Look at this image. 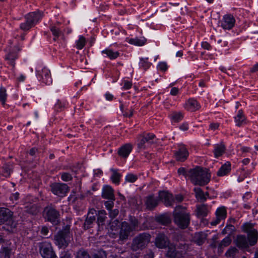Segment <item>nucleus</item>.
<instances>
[{"instance_id": "obj_1", "label": "nucleus", "mask_w": 258, "mask_h": 258, "mask_svg": "<svg viewBox=\"0 0 258 258\" xmlns=\"http://www.w3.org/2000/svg\"><path fill=\"white\" fill-rule=\"evenodd\" d=\"M188 175L191 182L195 185L204 186L207 184L211 179V174L206 168L197 166L190 169Z\"/></svg>"}, {"instance_id": "obj_2", "label": "nucleus", "mask_w": 258, "mask_h": 258, "mask_svg": "<svg viewBox=\"0 0 258 258\" xmlns=\"http://www.w3.org/2000/svg\"><path fill=\"white\" fill-rule=\"evenodd\" d=\"M174 223L180 229L186 228L190 223V215L185 207L177 206L173 212Z\"/></svg>"}, {"instance_id": "obj_3", "label": "nucleus", "mask_w": 258, "mask_h": 258, "mask_svg": "<svg viewBox=\"0 0 258 258\" xmlns=\"http://www.w3.org/2000/svg\"><path fill=\"white\" fill-rule=\"evenodd\" d=\"M73 239L69 229H64L59 231L54 236V243L59 248H66Z\"/></svg>"}, {"instance_id": "obj_4", "label": "nucleus", "mask_w": 258, "mask_h": 258, "mask_svg": "<svg viewBox=\"0 0 258 258\" xmlns=\"http://www.w3.org/2000/svg\"><path fill=\"white\" fill-rule=\"evenodd\" d=\"M151 238V235L148 233L144 232L138 234L133 240L132 249L137 251L145 248L150 243Z\"/></svg>"}, {"instance_id": "obj_5", "label": "nucleus", "mask_w": 258, "mask_h": 258, "mask_svg": "<svg viewBox=\"0 0 258 258\" xmlns=\"http://www.w3.org/2000/svg\"><path fill=\"white\" fill-rule=\"evenodd\" d=\"M42 13L40 12H31L25 16L26 21L20 25V28L27 31L29 30L42 18Z\"/></svg>"}, {"instance_id": "obj_6", "label": "nucleus", "mask_w": 258, "mask_h": 258, "mask_svg": "<svg viewBox=\"0 0 258 258\" xmlns=\"http://www.w3.org/2000/svg\"><path fill=\"white\" fill-rule=\"evenodd\" d=\"M187 246L185 244H180L176 246L173 244L168 245L166 253L169 258H181L184 256L187 250Z\"/></svg>"}, {"instance_id": "obj_7", "label": "nucleus", "mask_w": 258, "mask_h": 258, "mask_svg": "<svg viewBox=\"0 0 258 258\" xmlns=\"http://www.w3.org/2000/svg\"><path fill=\"white\" fill-rule=\"evenodd\" d=\"M13 213L9 209L0 208V224L9 226L11 230L16 227V223L13 219Z\"/></svg>"}, {"instance_id": "obj_8", "label": "nucleus", "mask_w": 258, "mask_h": 258, "mask_svg": "<svg viewBox=\"0 0 258 258\" xmlns=\"http://www.w3.org/2000/svg\"><path fill=\"white\" fill-rule=\"evenodd\" d=\"M39 251L43 258H56L50 242L43 241L39 243Z\"/></svg>"}, {"instance_id": "obj_9", "label": "nucleus", "mask_w": 258, "mask_h": 258, "mask_svg": "<svg viewBox=\"0 0 258 258\" xmlns=\"http://www.w3.org/2000/svg\"><path fill=\"white\" fill-rule=\"evenodd\" d=\"M43 216L48 221L56 223L59 220V213L54 207L49 206L45 208Z\"/></svg>"}, {"instance_id": "obj_10", "label": "nucleus", "mask_w": 258, "mask_h": 258, "mask_svg": "<svg viewBox=\"0 0 258 258\" xmlns=\"http://www.w3.org/2000/svg\"><path fill=\"white\" fill-rule=\"evenodd\" d=\"M51 191L55 195L60 197L66 196L69 191V187L63 183L54 182L50 185Z\"/></svg>"}, {"instance_id": "obj_11", "label": "nucleus", "mask_w": 258, "mask_h": 258, "mask_svg": "<svg viewBox=\"0 0 258 258\" xmlns=\"http://www.w3.org/2000/svg\"><path fill=\"white\" fill-rule=\"evenodd\" d=\"M244 231L247 233V240L250 246L254 245L258 240V231L252 228L249 224H245L243 225Z\"/></svg>"}, {"instance_id": "obj_12", "label": "nucleus", "mask_w": 258, "mask_h": 258, "mask_svg": "<svg viewBox=\"0 0 258 258\" xmlns=\"http://www.w3.org/2000/svg\"><path fill=\"white\" fill-rule=\"evenodd\" d=\"M216 217L213 219L210 224L212 226H216L222 220H224L227 217V210L225 207L221 206L218 208L215 212Z\"/></svg>"}, {"instance_id": "obj_13", "label": "nucleus", "mask_w": 258, "mask_h": 258, "mask_svg": "<svg viewBox=\"0 0 258 258\" xmlns=\"http://www.w3.org/2000/svg\"><path fill=\"white\" fill-rule=\"evenodd\" d=\"M37 75L39 81L46 85H50L52 80L50 71L46 68H43L41 70H38Z\"/></svg>"}, {"instance_id": "obj_14", "label": "nucleus", "mask_w": 258, "mask_h": 258, "mask_svg": "<svg viewBox=\"0 0 258 258\" xmlns=\"http://www.w3.org/2000/svg\"><path fill=\"white\" fill-rule=\"evenodd\" d=\"M235 23V19L233 16L227 14L223 16L221 22V26L225 30H230L234 26Z\"/></svg>"}, {"instance_id": "obj_15", "label": "nucleus", "mask_w": 258, "mask_h": 258, "mask_svg": "<svg viewBox=\"0 0 258 258\" xmlns=\"http://www.w3.org/2000/svg\"><path fill=\"white\" fill-rule=\"evenodd\" d=\"M133 230L130 227V225L127 222H123L121 223L120 230L119 231V240L123 241L128 238L131 232Z\"/></svg>"}, {"instance_id": "obj_16", "label": "nucleus", "mask_w": 258, "mask_h": 258, "mask_svg": "<svg viewBox=\"0 0 258 258\" xmlns=\"http://www.w3.org/2000/svg\"><path fill=\"white\" fill-rule=\"evenodd\" d=\"M155 244L159 248H164L170 243L167 237L164 233H160L155 238Z\"/></svg>"}, {"instance_id": "obj_17", "label": "nucleus", "mask_w": 258, "mask_h": 258, "mask_svg": "<svg viewBox=\"0 0 258 258\" xmlns=\"http://www.w3.org/2000/svg\"><path fill=\"white\" fill-rule=\"evenodd\" d=\"M159 197L164 202L166 206H171L174 203V198L173 195L167 191H160Z\"/></svg>"}, {"instance_id": "obj_18", "label": "nucleus", "mask_w": 258, "mask_h": 258, "mask_svg": "<svg viewBox=\"0 0 258 258\" xmlns=\"http://www.w3.org/2000/svg\"><path fill=\"white\" fill-rule=\"evenodd\" d=\"M174 156L177 161L183 162L188 156V152L184 146H181L178 150L174 153Z\"/></svg>"}, {"instance_id": "obj_19", "label": "nucleus", "mask_w": 258, "mask_h": 258, "mask_svg": "<svg viewBox=\"0 0 258 258\" xmlns=\"http://www.w3.org/2000/svg\"><path fill=\"white\" fill-rule=\"evenodd\" d=\"M184 108L188 111H196L201 108L200 104L194 98H189L186 101Z\"/></svg>"}, {"instance_id": "obj_20", "label": "nucleus", "mask_w": 258, "mask_h": 258, "mask_svg": "<svg viewBox=\"0 0 258 258\" xmlns=\"http://www.w3.org/2000/svg\"><path fill=\"white\" fill-rule=\"evenodd\" d=\"M133 149V146L130 143L125 144L121 146L118 150V154L121 158H126Z\"/></svg>"}, {"instance_id": "obj_21", "label": "nucleus", "mask_w": 258, "mask_h": 258, "mask_svg": "<svg viewBox=\"0 0 258 258\" xmlns=\"http://www.w3.org/2000/svg\"><path fill=\"white\" fill-rule=\"evenodd\" d=\"M102 197L105 199L115 201V198L113 188L108 185L104 186L102 189Z\"/></svg>"}, {"instance_id": "obj_22", "label": "nucleus", "mask_w": 258, "mask_h": 258, "mask_svg": "<svg viewBox=\"0 0 258 258\" xmlns=\"http://www.w3.org/2000/svg\"><path fill=\"white\" fill-rule=\"evenodd\" d=\"M234 121L236 125L239 127L247 124L246 118L241 109L239 110L237 112L236 115L234 117Z\"/></svg>"}, {"instance_id": "obj_23", "label": "nucleus", "mask_w": 258, "mask_h": 258, "mask_svg": "<svg viewBox=\"0 0 258 258\" xmlns=\"http://www.w3.org/2000/svg\"><path fill=\"white\" fill-rule=\"evenodd\" d=\"M194 191L195 192V197L196 199L201 202H205L207 198L209 197L208 192H204L200 187H195Z\"/></svg>"}, {"instance_id": "obj_24", "label": "nucleus", "mask_w": 258, "mask_h": 258, "mask_svg": "<svg viewBox=\"0 0 258 258\" xmlns=\"http://www.w3.org/2000/svg\"><path fill=\"white\" fill-rule=\"evenodd\" d=\"M158 204L157 199L153 196H149L146 198L145 201V205L146 208L149 210L154 209Z\"/></svg>"}, {"instance_id": "obj_25", "label": "nucleus", "mask_w": 258, "mask_h": 258, "mask_svg": "<svg viewBox=\"0 0 258 258\" xmlns=\"http://www.w3.org/2000/svg\"><path fill=\"white\" fill-rule=\"evenodd\" d=\"M236 245L241 248L248 247L250 245L247 238L244 235H238L236 240Z\"/></svg>"}, {"instance_id": "obj_26", "label": "nucleus", "mask_w": 258, "mask_h": 258, "mask_svg": "<svg viewBox=\"0 0 258 258\" xmlns=\"http://www.w3.org/2000/svg\"><path fill=\"white\" fill-rule=\"evenodd\" d=\"M225 150L226 147L223 143L215 145L214 149L213 150L214 157L218 158L222 156V155L225 153Z\"/></svg>"}, {"instance_id": "obj_27", "label": "nucleus", "mask_w": 258, "mask_h": 258, "mask_svg": "<svg viewBox=\"0 0 258 258\" xmlns=\"http://www.w3.org/2000/svg\"><path fill=\"white\" fill-rule=\"evenodd\" d=\"M207 237V235L203 232H197L194 234L193 240L199 245L203 244Z\"/></svg>"}, {"instance_id": "obj_28", "label": "nucleus", "mask_w": 258, "mask_h": 258, "mask_svg": "<svg viewBox=\"0 0 258 258\" xmlns=\"http://www.w3.org/2000/svg\"><path fill=\"white\" fill-rule=\"evenodd\" d=\"M102 54H106V56L111 60L116 59L119 56L120 53L110 48H106L101 51Z\"/></svg>"}, {"instance_id": "obj_29", "label": "nucleus", "mask_w": 258, "mask_h": 258, "mask_svg": "<svg viewBox=\"0 0 258 258\" xmlns=\"http://www.w3.org/2000/svg\"><path fill=\"white\" fill-rule=\"evenodd\" d=\"M231 170V164L229 162H227L223 165L217 172L218 176H223L228 174Z\"/></svg>"}, {"instance_id": "obj_30", "label": "nucleus", "mask_w": 258, "mask_h": 258, "mask_svg": "<svg viewBox=\"0 0 258 258\" xmlns=\"http://www.w3.org/2000/svg\"><path fill=\"white\" fill-rule=\"evenodd\" d=\"M196 211L197 216L198 217H204L207 216L209 212L207 206L205 204L198 206Z\"/></svg>"}, {"instance_id": "obj_31", "label": "nucleus", "mask_w": 258, "mask_h": 258, "mask_svg": "<svg viewBox=\"0 0 258 258\" xmlns=\"http://www.w3.org/2000/svg\"><path fill=\"white\" fill-rule=\"evenodd\" d=\"M110 170L112 172L110 177L112 182L116 185H118L120 183L121 174L119 173L118 169L112 168Z\"/></svg>"}, {"instance_id": "obj_32", "label": "nucleus", "mask_w": 258, "mask_h": 258, "mask_svg": "<svg viewBox=\"0 0 258 258\" xmlns=\"http://www.w3.org/2000/svg\"><path fill=\"white\" fill-rule=\"evenodd\" d=\"M156 221L162 225H168L171 222V219L167 214H163L156 217Z\"/></svg>"}, {"instance_id": "obj_33", "label": "nucleus", "mask_w": 258, "mask_h": 258, "mask_svg": "<svg viewBox=\"0 0 258 258\" xmlns=\"http://www.w3.org/2000/svg\"><path fill=\"white\" fill-rule=\"evenodd\" d=\"M25 211L31 214L36 215L39 212V209L36 204L30 203L25 206Z\"/></svg>"}, {"instance_id": "obj_34", "label": "nucleus", "mask_w": 258, "mask_h": 258, "mask_svg": "<svg viewBox=\"0 0 258 258\" xmlns=\"http://www.w3.org/2000/svg\"><path fill=\"white\" fill-rule=\"evenodd\" d=\"M170 118L172 122H179L183 118V113L181 111L172 112L170 115Z\"/></svg>"}, {"instance_id": "obj_35", "label": "nucleus", "mask_w": 258, "mask_h": 258, "mask_svg": "<svg viewBox=\"0 0 258 258\" xmlns=\"http://www.w3.org/2000/svg\"><path fill=\"white\" fill-rule=\"evenodd\" d=\"M106 212L104 210H99L97 214V223L99 226L103 225L106 218Z\"/></svg>"}, {"instance_id": "obj_36", "label": "nucleus", "mask_w": 258, "mask_h": 258, "mask_svg": "<svg viewBox=\"0 0 258 258\" xmlns=\"http://www.w3.org/2000/svg\"><path fill=\"white\" fill-rule=\"evenodd\" d=\"M146 41V39L144 37L130 38L128 41L129 43L137 46H143L145 44Z\"/></svg>"}, {"instance_id": "obj_37", "label": "nucleus", "mask_w": 258, "mask_h": 258, "mask_svg": "<svg viewBox=\"0 0 258 258\" xmlns=\"http://www.w3.org/2000/svg\"><path fill=\"white\" fill-rule=\"evenodd\" d=\"M11 248L3 246L0 250V258H11Z\"/></svg>"}, {"instance_id": "obj_38", "label": "nucleus", "mask_w": 258, "mask_h": 258, "mask_svg": "<svg viewBox=\"0 0 258 258\" xmlns=\"http://www.w3.org/2000/svg\"><path fill=\"white\" fill-rule=\"evenodd\" d=\"M1 169L3 176L6 177H9L12 172V165L10 164H5Z\"/></svg>"}, {"instance_id": "obj_39", "label": "nucleus", "mask_w": 258, "mask_h": 258, "mask_svg": "<svg viewBox=\"0 0 258 258\" xmlns=\"http://www.w3.org/2000/svg\"><path fill=\"white\" fill-rule=\"evenodd\" d=\"M124 105L120 102V109L124 117H131L134 114V109L131 107L130 108H125L124 109Z\"/></svg>"}, {"instance_id": "obj_40", "label": "nucleus", "mask_w": 258, "mask_h": 258, "mask_svg": "<svg viewBox=\"0 0 258 258\" xmlns=\"http://www.w3.org/2000/svg\"><path fill=\"white\" fill-rule=\"evenodd\" d=\"M50 30L53 36V39L55 41L62 35L60 30L55 26H51Z\"/></svg>"}, {"instance_id": "obj_41", "label": "nucleus", "mask_w": 258, "mask_h": 258, "mask_svg": "<svg viewBox=\"0 0 258 258\" xmlns=\"http://www.w3.org/2000/svg\"><path fill=\"white\" fill-rule=\"evenodd\" d=\"M7 94L6 92V89L4 87L0 88V102L2 104L3 106H5L6 104V102L7 98Z\"/></svg>"}, {"instance_id": "obj_42", "label": "nucleus", "mask_w": 258, "mask_h": 258, "mask_svg": "<svg viewBox=\"0 0 258 258\" xmlns=\"http://www.w3.org/2000/svg\"><path fill=\"white\" fill-rule=\"evenodd\" d=\"M75 258H90V256L87 250L82 248L76 252Z\"/></svg>"}, {"instance_id": "obj_43", "label": "nucleus", "mask_w": 258, "mask_h": 258, "mask_svg": "<svg viewBox=\"0 0 258 258\" xmlns=\"http://www.w3.org/2000/svg\"><path fill=\"white\" fill-rule=\"evenodd\" d=\"M86 43V40L85 38L82 36L80 35L79 36V39L76 41V47L78 49H82L83 48V47L85 46Z\"/></svg>"}, {"instance_id": "obj_44", "label": "nucleus", "mask_w": 258, "mask_h": 258, "mask_svg": "<svg viewBox=\"0 0 258 258\" xmlns=\"http://www.w3.org/2000/svg\"><path fill=\"white\" fill-rule=\"evenodd\" d=\"M95 220V215H88V217H87L84 223V227L85 229H89L91 225Z\"/></svg>"}, {"instance_id": "obj_45", "label": "nucleus", "mask_w": 258, "mask_h": 258, "mask_svg": "<svg viewBox=\"0 0 258 258\" xmlns=\"http://www.w3.org/2000/svg\"><path fill=\"white\" fill-rule=\"evenodd\" d=\"M139 64L141 68L146 70L150 67L151 63L148 61V58H141Z\"/></svg>"}, {"instance_id": "obj_46", "label": "nucleus", "mask_w": 258, "mask_h": 258, "mask_svg": "<svg viewBox=\"0 0 258 258\" xmlns=\"http://www.w3.org/2000/svg\"><path fill=\"white\" fill-rule=\"evenodd\" d=\"M138 147L139 149H145V143H147V139L144 137V136H140L138 139Z\"/></svg>"}, {"instance_id": "obj_47", "label": "nucleus", "mask_w": 258, "mask_h": 258, "mask_svg": "<svg viewBox=\"0 0 258 258\" xmlns=\"http://www.w3.org/2000/svg\"><path fill=\"white\" fill-rule=\"evenodd\" d=\"M18 55L15 53H9L6 56V58L10 61V63L14 66V60L17 58Z\"/></svg>"}, {"instance_id": "obj_48", "label": "nucleus", "mask_w": 258, "mask_h": 258, "mask_svg": "<svg viewBox=\"0 0 258 258\" xmlns=\"http://www.w3.org/2000/svg\"><path fill=\"white\" fill-rule=\"evenodd\" d=\"M231 242V238L227 236L225 238H224L221 241V242L219 244V248H221L223 247L227 246L230 244Z\"/></svg>"}, {"instance_id": "obj_49", "label": "nucleus", "mask_w": 258, "mask_h": 258, "mask_svg": "<svg viewBox=\"0 0 258 258\" xmlns=\"http://www.w3.org/2000/svg\"><path fill=\"white\" fill-rule=\"evenodd\" d=\"M138 179V176L133 173L127 174L125 178V180L127 182L133 183Z\"/></svg>"}, {"instance_id": "obj_50", "label": "nucleus", "mask_w": 258, "mask_h": 258, "mask_svg": "<svg viewBox=\"0 0 258 258\" xmlns=\"http://www.w3.org/2000/svg\"><path fill=\"white\" fill-rule=\"evenodd\" d=\"M60 175L61 179L64 181L68 182L73 179L72 175L68 172H62Z\"/></svg>"}, {"instance_id": "obj_51", "label": "nucleus", "mask_w": 258, "mask_h": 258, "mask_svg": "<svg viewBox=\"0 0 258 258\" xmlns=\"http://www.w3.org/2000/svg\"><path fill=\"white\" fill-rule=\"evenodd\" d=\"M237 252V249L235 247L230 248L226 252L227 256L234 257Z\"/></svg>"}, {"instance_id": "obj_52", "label": "nucleus", "mask_w": 258, "mask_h": 258, "mask_svg": "<svg viewBox=\"0 0 258 258\" xmlns=\"http://www.w3.org/2000/svg\"><path fill=\"white\" fill-rule=\"evenodd\" d=\"M66 105L67 103L65 101H62L58 100L55 104V106L57 110L60 111L61 110L62 108L66 106Z\"/></svg>"}, {"instance_id": "obj_53", "label": "nucleus", "mask_w": 258, "mask_h": 258, "mask_svg": "<svg viewBox=\"0 0 258 258\" xmlns=\"http://www.w3.org/2000/svg\"><path fill=\"white\" fill-rule=\"evenodd\" d=\"M130 221V223H131V224H130V227L132 228L133 230H135V229L138 225V220L136 218H135V217H131Z\"/></svg>"}, {"instance_id": "obj_54", "label": "nucleus", "mask_w": 258, "mask_h": 258, "mask_svg": "<svg viewBox=\"0 0 258 258\" xmlns=\"http://www.w3.org/2000/svg\"><path fill=\"white\" fill-rule=\"evenodd\" d=\"M158 69L162 71L165 72L168 69V66L165 62H160L158 65Z\"/></svg>"}, {"instance_id": "obj_55", "label": "nucleus", "mask_w": 258, "mask_h": 258, "mask_svg": "<svg viewBox=\"0 0 258 258\" xmlns=\"http://www.w3.org/2000/svg\"><path fill=\"white\" fill-rule=\"evenodd\" d=\"M113 200H109L104 202V206L108 210H111L114 206V202Z\"/></svg>"}, {"instance_id": "obj_56", "label": "nucleus", "mask_w": 258, "mask_h": 258, "mask_svg": "<svg viewBox=\"0 0 258 258\" xmlns=\"http://www.w3.org/2000/svg\"><path fill=\"white\" fill-rule=\"evenodd\" d=\"M123 90H128L131 89L132 87V83L131 81L128 80L123 81Z\"/></svg>"}, {"instance_id": "obj_57", "label": "nucleus", "mask_w": 258, "mask_h": 258, "mask_svg": "<svg viewBox=\"0 0 258 258\" xmlns=\"http://www.w3.org/2000/svg\"><path fill=\"white\" fill-rule=\"evenodd\" d=\"M118 213L119 211L117 209H114L113 210H109V216L111 218L113 219L118 215Z\"/></svg>"}, {"instance_id": "obj_58", "label": "nucleus", "mask_w": 258, "mask_h": 258, "mask_svg": "<svg viewBox=\"0 0 258 258\" xmlns=\"http://www.w3.org/2000/svg\"><path fill=\"white\" fill-rule=\"evenodd\" d=\"M144 137L147 139V142L151 143L152 141L155 138V136L152 133H149L144 136Z\"/></svg>"}, {"instance_id": "obj_59", "label": "nucleus", "mask_w": 258, "mask_h": 258, "mask_svg": "<svg viewBox=\"0 0 258 258\" xmlns=\"http://www.w3.org/2000/svg\"><path fill=\"white\" fill-rule=\"evenodd\" d=\"M93 258H106V255L104 252H99L93 254Z\"/></svg>"}, {"instance_id": "obj_60", "label": "nucleus", "mask_w": 258, "mask_h": 258, "mask_svg": "<svg viewBox=\"0 0 258 258\" xmlns=\"http://www.w3.org/2000/svg\"><path fill=\"white\" fill-rule=\"evenodd\" d=\"M19 198V193L18 192H16L14 194H13L10 197V200L13 201H16L18 200Z\"/></svg>"}, {"instance_id": "obj_61", "label": "nucleus", "mask_w": 258, "mask_h": 258, "mask_svg": "<svg viewBox=\"0 0 258 258\" xmlns=\"http://www.w3.org/2000/svg\"><path fill=\"white\" fill-rule=\"evenodd\" d=\"M202 46L204 49L207 50H210L212 48L211 45L207 42H203L202 43Z\"/></svg>"}, {"instance_id": "obj_62", "label": "nucleus", "mask_w": 258, "mask_h": 258, "mask_svg": "<svg viewBox=\"0 0 258 258\" xmlns=\"http://www.w3.org/2000/svg\"><path fill=\"white\" fill-rule=\"evenodd\" d=\"M174 202L176 201L177 202H181L183 199V196L181 195H177L174 197Z\"/></svg>"}, {"instance_id": "obj_63", "label": "nucleus", "mask_w": 258, "mask_h": 258, "mask_svg": "<svg viewBox=\"0 0 258 258\" xmlns=\"http://www.w3.org/2000/svg\"><path fill=\"white\" fill-rule=\"evenodd\" d=\"M60 258H72V256L71 253H69L68 251H64L61 254Z\"/></svg>"}, {"instance_id": "obj_64", "label": "nucleus", "mask_w": 258, "mask_h": 258, "mask_svg": "<svg viewBox=\"0 0 258 258\" xmlns=\"http://www.w3.org/2000/svg\"><path fill=\"white\" fill-rule=\"evenodd\" d=\"M179 90L176 87H173L170 91V94L172 96H175L178 93Z\"/></svg>"}]
</instances>
